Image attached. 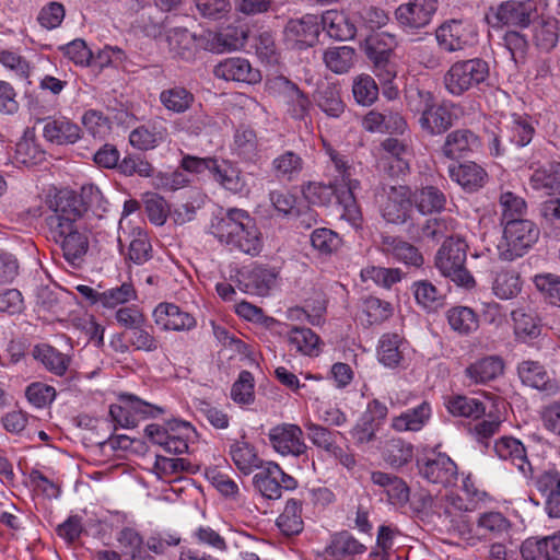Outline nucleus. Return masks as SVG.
Segmentation results:
<instances>
[{
  "label": "nucleus",
  "mask_w": 560,
  "mask_h": 560,
  "mask_svg": "<svg viewBox=\"0 0 560 560\" xmlns=\"http://www.w3.org/2000/svg\"><path fill=\"white\" fill-rule=\"evenodd\" d=\"M50 211L45 219L51 238L72 266L79 265L89 249V236L83 223V209L77 194L61 189L49 196Z\"/></svg>",
  "instance_id": "nucleus-1"
},
{
  "label": "nucleus",
  "mask_w": 560,
  "mask_h": 560,
  "mask_svg": "<svg viewBox=\"0 0 560 560\" xmlns=\"http://www.w3.org/2000/svg\"><path fill=\"white\" fill-rule=\"evenodd\" d=\"M325 153L329 156L334 173L329 184L312 182L305 185L302 192L305 199L313 205H327L335 195L342 207L341 218L351 225L358 226L361 222V211L355 199V192L361 183L354 177L355 170L347 156L340 154L327 141L323 140Z\"/></svg>",
  "instance_id": "nucleus-2"
},
{
  "label": "nucleus",
  "mask_w": 560,
  "mask_h": 560,
  "mask_svg": "<svg viewBox=\"0 0 560 560\" xmlns=\"http://www.w3.org/2000/svg\"><path fill=\"white\" fill-rule=\"evenodd\" d=\"M210 232L231 252L256 257L264 249V236L255 218L241 208H228L214 217Z\"/></svg>",
  "instance_id": "nucleus-3"
},
{
  "label": "nucleus",
  "mask_w": 560,
  "mask_h": 560,
  "mask_svg": "<svg viewBox=\"0 0 560 560\" xmlns=\"http://www.w3.org/2000/svg\"><path fill=\"white\" fill-rule=\"evenodd\" d=\"M501 225L502 236L497 250L499 258L504 261H513L526 255L540 235L537 224L528 219L506 221Z\"/></svg>",
  "instance_id": "nucleus-4"
},
{
  "label": "nucleus",
  "mask_w": 560,
  "mask_h": 560,
  "mask_svg": "<svg viewBox=\"0 0 560 560\" xmlns=\"http://www.w3.org/2000/svg\"><path fill=\"white\" fill-rule=\"evenodd\" d=\"M489 74V63L475 57L454 61L445 71L442 82L450 95L459 97L485 83Z\"/></svg>",
  "instance_id": "nucleus-5"
},
{
  "label": "nucleus",
  "mask_w": 560,
  "mask_h": 560,
  "mask_svg": "<svg viewBox=\"0 0 560 560\" xmlns=\"http://www.w3.org/2000/svg\"><path fill=\"white\" fill-rule=\"evenodd\" d=\"M467 244L460 237L445 240L435 256V266L441 273L458 285L472 287L475 281L465 267Z\"/></svg>",
  "instance_id": "nucleus-6"
},
{
  "label": "nucleus",
  "mask_w": 560,
  "mask_h": 560,
  "mask_svg": "<svg viewBox=\"0 0 560 560\" xmlns=\"http://www.w3.org/2000/svg\"><path fill=\"white\" fill-rule=\"evenodd\" d=\"M397 46L394 34L382 32L365 40V54L374 66L375 75L383 82H390L396 77L390 57Z\"/></svg>",
  "instance_id": "nucleus-7"
},
{
  "label": "nucleus",
  "mask_w": 560,
  "mask_h": 560,
  "mask_svg": "<svg viewBox=\"0 0 560 560\" xmlns=\"http://www.w3.org/2000/svg\"><path fill=\"white\" fill-rule=\"evenodd\" d=\"M476 27L466 21L452 20L435 31L439 47L446 52L463 51L477 43Z\"/></svg>",
  "instance_id": "nucleus-8"
},
{
  "label": "nucleus",
  "mask_w": 560,
  "mask_h": 560,
  "mask_svg": "<svg viewBox=\"0 0 560 560\" xmlns=\"http://www.w3.org/2000/svg\"><path fill=\"white\" fill-rule=\"evenodd\" d=\"M260 469L254 476V485L266 499L278 500L282 490H294L298 487V481L275 462H267Z\"/></svg>",
  "instance_id": "nucleus-9"
},
{
  "label": "nucleus",
  "mask_w": 560,
  "mask_h": 560,
  "mask_svg": "<svg viewBox=\"0 0 560 560\" xmlns=\"http://www.w3.org/2000/svg\"><path fill=\"white\" fill-rule=\"evenodd\" d=\"M419 474L428 482L447 487L457 477V466L444 453H431L418 460Z\"/></svg>",
  "instance_id": "nucleus-10"
},
{
  "label": "nucleus",
  "mask_w": 560,
  "mask_h": 560,
  "mask_svg": "<svg viewBox=\"0 0 560 560\" xmlns=\"http://www.w3.org/2000/svg\"><path fill=\"white\" fill-rule=\"evenodd\" d=\"M383 218L390 223H404L411 206L409 189L406 186L383 187L376 196Z\"/></svg>",
  "instance_id": "nucleus-11"
},
{
  "label": "nucleus",
  "mask_w": 560,
  "mask_h": 560,
  "mask_svg": "<svg viewBox=\"0 0 560 560\" xmlns=\"http://www.w3.org/2000/svg\"><path fill=\"white\" fill-rule=\"evenodd\" d=\"M268 438L272 448L282 456L300 457L307 451L303 431L298 424H278L269 430Z\"/></svg>",
  "instance_id": "nucleus-12"
},
{
  "label": "nucleus",
  "mask_w": 560,
  "mask_h": 560,
  "mask_svg": "<svg viewBox=\"0 0 560 560\" xmlns=\"http://www.w3.org/2000/svg\"><path fill=\"white\" fill-rule=\"evenodd\" d=\"M436 4V0H408L395 10V19L405 30L422 28L431 22Z\"/></svg>",
  "instance_id": "nucleus-13"
},
{
  "label": "nucleus",
  "mask_w": 560,
  "mask_h": 560,
  "mask_svg": "<svg viewBox=\"0 0 560 560\" xmlns=\"http://www.w3.org/2000/svg\"><path fill=\"white\" fill-rule=\"evenodd\" d=\"M288 46L295 49H305L317 42L319 21L316 15L306 14L301 19L290 20L283 31Z\"/></svg>",
  "instance_id": "nucleus-14"
},
{
  "label": "nucleus",
  "mask_w": 560,
  "mask_h": 560,
  "mask_svg": "<svg viewBox=\"0 0 560 560\" xmlns=\"http://www.w3.org/2000/svg\"><path fill=\"white\" fill-rule=\"evenodd\" d=\"M271 89L282 97L287 113L294 119L303 120L308 116L311 101L295 83L284 77H276Z\"/></svg>",
  "instance_id": "nucleus-15"
},
{
  "label": "nucleus",
  "mask_w": 560,
  "mask_h": 560,
  "mask_svg": "<svg viewBox=\"0 0 560 560\" xmlns=\"http://www.w3.org/2000/svg\"><path fill=\"white\" fill-rule=\"evenodd\" d=\"M490 12L491 18L495 20V25L526 27L529 25L532 14L535 12V4L532 0H509L495 8H491Z\"/></svg>",
  "instance_id": "nucleus-16"
},
{
  "label": "nucleus",
  "mask_w": 560,
  "mask_h": 560,
  "mask_svg": "<svg viewBox=\"0 0 560 560\" xmlns=\"http://www.w3.org/2000/svg\"><path fill=\"white\" fill-rule=\"evenodd\" d=\"M153 318L163 330H190L196 326L195 317L173 303H160L153 311Z\"/></svg>",
  "instance_id": "nucleus-17"
},
{
  "label": "nucleus",
  "mask_w": 560,
  "mask_h": 560,
  "mask_svg": "<svg viewBox=\"0 0 560 560\" xmlns=\"http://www.w3.org/2000/svg\"><path fill=\"white\" fill-rule=\"evenodd\" d=\"M273 268L255 265L252 269L240 273L238 287L246 293L254 295H267L277 280Z\"/></svg>",
  "instance_id": "nucleus-18"
},
{
  "label": "nucleus",
  "mask_w": 560,
  "mask_h": 560,
  "mask_svg": "<svg viewBox=\"0 0 560 560\" xmlns=\"http://www.w3.org/2000/svg\"><path fill=\"white\" fill-rule=\"evenodd\" d=\"M480 148L481 140L474 131L456 129L446 136L442 153L447 159L457 160L477 152Z\"/></svg>",
  "instance_id": "nucleus-19"
},
{
  "label": "nucleus",
  "mask_w": 560,
  "mask_h": 560,
  "mask_svg": "<svg viewBox=\"0 0 560 560\" xmlns=\"http://www.w3.org/2000/svg\"><path fill=\"white\" fill-rule=\"evenodd\" d=\"M381 147L386 152V156L383 161L384 168L388 175H405L409 171L410 147L405 141L396 138L385 139Z\"/></svg>",
  "instance_id": "nucleus-20"
},
{
  "label": "nucleus",
  "mask_w": 560,
  "mask_h": 560,
  "mask_svg": "<svg viewBox=\"0 0 560 560\" xmlns=\"http://www.w3.org/2000/svg\"><path fill=\"white\" fill-rule=\"evenodd\" d=\"M214 75L225 81L255 84L260 81V72L244 58H228L214 68Z\"/></svg>",
  "instance_id": "nucleus-21"
},
{
  "label": "nucleus",
  "mask_w": 560,
  "mask_h": 560,
  "mask_svg": "<svg viewBox=\"0 0 560 560\" xmlns=\"http://www.w3.org/2000/svg\"><path fill=\"white\" fill-rule=\"evenodd\" d=\"M211 174L217 183L232 194L246 196L249 194V186L241 170L226 160H215Z\"/></svg>",
  "instance_id": "nucleus-22"
},
{
  "label": "nucleus",
  "mask_w": 560,
  "mask_h": 560,
  "mask_svg": "<svg viewBox=\"0 0 560 560\" xmlns=\"http://www.w3.org/2000/svg\"><path fill=\"white\" fill-rule=\"evenodd\" d=\"M524 560H560V533L542 538H528L521 546Z\"/></svg>",
  "instance_id": "nucleus-23"
},
{
  "label": "nucleus",
  "mask_w": 560,
  "mask_h": 560,
  "mask_svg": "<svg viewBox=\"0 0 560 560\" xmlns=\"http://www.w3.org/2000/svg\"><path fill=\"white\" fill-rule=\"evenodd\" d=\"M517 373L524 385L545 392L548 395H553L559 389L558 384L537 361H523L517 366Z\"/></svg>",
  "instance_id": "nucleus-24"
},
{
  "label": "nucleus",
  "mask_w": 560,
  "mask_h": 560,
  "mask_svg": "<svg viewBox=\"0 0 560 560\" xmlns=\"http://www.w3.org/2000/svg\"><path fill=\"white\" fill-rule=\"evenodd\" d=\"M432 408L428 401H422L415 408L408 409L390 420V428L396 432H418L429 422Z\"/></svg>",
  "instance_id": "nucleus-25"
},
{
  "label": "nucleus",
  "mask_w": 560,
  "mask_h": 560,
  "mask_svg": "<svg viewBox=\"0 0 560 560\" xmlns=\"http://www.w3.org/2000/svg\"><path fill=\"white\" fill-rule=\"evenodd\" d=\"M448 175L452 180L468 191L478 190L488 179L485 168L475 162L453 164L448 167Z\"/></svg>",
  "instance_id": "nucleus-26"
},
{
  "label": "nucleus",
  "mask_w": 560,
  "mask_h": 560,
  "mask_svg": "<svg viewBox=\"0 0 560 560\" xmlns=\"http://www.w3.org/2000/svg\"><path fill=\"white\" fill-rule=\"evenodd\" d=\"M323 30L337 40H349L355 36L357 26L352 16L338 10H327L320 18Z\"/></svg>",
  "instance_id": "nucleus-27"
},
{
  "label": "nucleus",
  "mask_w": 560,
  "mask_h": 560,
  "mask_svg": "<svg viewBox=\"0 0 560 560\" xmlns=\"http://www.w3.org/2000/svg\"><path fill=\"white\" fill-rule=\"evenodd\" d=\"M511 317L516 341L528 343L540 336L542 325L533 311L520 307L512 311Z\"/></svg>",
  "instance_id": "nucleus-28"
},
{
  "label": "nucleus",
  "mask_w": 560,
  "mask_h": 560,
  "mask_svg": "<svg viewBox=\"0 0 560 560\" xmlns=\"http://www.w3.org/2000/svg\"><path fill=\"white\" fill-rule=\"evenodd\" d=\"M365 551V546L348 532L332 536L326 546L324 556L326 560H353L357 555Z\"/></svg>",
  "instance_id": "nucleus-29"
},
{
  "label": "nucleus",
  "mask_w": 560,
  "mask_h": 560,
  "mask_svg": "<svg viewBox=\"0 0 560 560\" xmlns=\"http://www.w3.org/2000/svg\"><path fill=\"white\" fill-rule=\"evenodd\" d=\"M229 454L235 467L244 475H250L264 466L255 446L244 436L231 443Z\"/></svg>",
  "instance_id": "nucleus-30"
},
{
  "label": "nucleus",
  "mask_w": 560,
  "mask_h": 560,
  "mask_svg": "<svg viewBox=\"0 0 560 560\" xmlns=\"http://www.w3.org/2000/svg\"><path fill=\"white\" fill-rule=\"evenodd\" d=\"M420 128L431 135L438 136L445 132L453 125V114L447 104L434 102L429 109L419 117Z\"/></svg>",
  "instance_id": "nucleus-31"
},
{
  "label": "nucleus",
  "mask_w": 560,
  "mask_h": 560,
  "mask_svg": "<svg viewBox=\"0 0 560 560\" xmlns=\"http://www.w3.org/2000/svg\"><path fill=\"white\" fill-rule=\"evenodd\" d=\"M43 133L48 141L56 144H72L81 138L80 127L67 117L47 119Z\"/></svg>",
  "instance_id": "nucleus-32"
},
{
  "label": "nucleus",
  "mask_w": 560,
  "mask_h": 560,
  "mask_svg": "<svg viewBox=\"0 0 560 560\" xmlns=\"http://www.w3.org/2000/svg\"><path fill=\"white\" fill-rule=\"evenodd\" d=\"M493 451L495 455L516 466L523 474L530 469L526 448L523 443L512 436H503L494 442Z\"/></svg>",
  "instance_id": "nucleus-33"
},
{
  "label": "nucleus",
  "mask_w": 560,
  "mask_h": 560,
  "mask_svg": "<svg viewBox=\"0 0 560 560\" xmlns=\"http://www.w3.org/2000/svg\"><path fill=\"white\" fill-rule=\"evenodd\" d=\"M383 252L406 266L421 267L423 256L412 244L399 237L385 236L382 242Z\"/></svg>",
  "instance_id": "nucleus-34"
},
{
  "label": "nucleus",
  "mask_w": 560,
  "mask_h": 560,
  "mask_svg": "<svg viewBox=\"0 0 560 560\" xmlns=\"http://www.w3.org/2000/svg\"><path fill=\"white\" fill-rule=\"evenodd\" d=\"M371 481L373 485L384 489L388 501L394 505H404L409 500V488L397 476L378 470L372 471Z\"/></svg>",
  "instance_id": "nucleus-35"
},
{
  "label": "nucleus",
  "mask_w": 560,
  "mask_h": 560,
  "mask_svg": "<svg viewBox=\"0 0 560 560\" xmlns=\"http://www.w3.org/2000/svg\"><path fill=\"white\" fill-rule=\"evenodd\" d=\"M304 168V160L294 151L287 150L277 155L271 162V172L280 182L298 179Z\"/></svg>",
  "instance_id": "nucleus-36"
},
{
  "label": "nucleus",
  "mask_w": 560,
  "mask_h": 560,
  "mask_svg": "<svg viewBox=\"0 0 560 560\" xmlns=\"http://www.w3.org/2000/svg\"><path fill=\"white\" fill-rule=\"evenodd\" d=\"M504 362L498 355L481 358L466 368V376L475 384H483L503 374Z\"/></svg>",
  "instance_id": "nucleus-37"
},
{
  "label": "nucleus",
  "mask_w": 560,
  "mask_h": 560,
  "mask_svg": "<svg viewBox=\"0 0 560 560\" xmlns=\"http://www.w3.org/2000/svg\"><path fill=\"white\" fill-rule=\"evenodd\" d=\"M287 341L290 351L317 357L320 352L319 337L306 327H293L287 334Z\"/></svg>",
  "instance_id": "nucleus-38"
},
{
  "label": "nucleus",
  "mask_w": 560,
  "mask_h": 560,
  "mask_svg": "<svg viewBox=\"0 0 560 560\" xmlns=\"http://www.w3.org/2000/svg\"><path fill=\"white\" fill-rule=\"evenodd\" d=\"M536 487L546 497V511L550 517H560V475L557 471H545Z\"/></svg>",
  "instance_id": "nucleus-39"
},
{
  "label": "nucleus",
  "mask_w": 560,
  "mask_h": 560,
  "mask_svg": "<svg viewBox=\"0 0 560 560\" xmlns=\"http://www.w3.org/2000/svg\"><path fill=\"white\" fill-rule=\"evenodd\" d=\"M529 185L546 195L560 194V163L550 162L536 168L529 177Z\"/></svg>",
  "instance_id": "nucleus-40"
},
{
  "label": "nucleus",
  "mask_w": 560,
  "mask_h": 560,
  "mask_svg": "<svg viewBox=\"0 0 560 560\" xmlns=\"http://www.w3.org/2000/svg\"><path fill=\"white\" fill-rule=\"evenodd\" d=\"M166 40L170 51L185 60L192 59L198 49V38L186 28L174 27L170 30Z\"/></svg>",
  "instance_id": "nucleus-41"
},
{
  "label": "nucleus",
  "mask_w": 560,
  "mask_h": 560,
  "mask_svg": "<svg viewBox=\"0 0 560 560\" xmlns=\"http://www.w3.org/2000/svg\"><path fill=\"white\" fill-rule=\"evenodd\" d=\"M447 411L455 417L479 419L486 413L485 404L475 397L452 395L444 401Z\"/></svg>",
  "instance_id": "nucleus-42"
},
{
  "label": "nucleus",
  "mask_w": 560,
  "mask_h": 560,
  "mask_svg": "<svg viewBox=\"0 0 560 560\" xmlns=\"http://www.w3.org/2000/svg\"><path fill=\"white\" fill-rule=\"evenodd\" d=\"M163 107L173 114L187 112L195 102L194 94L184 86L175 85L164 89L159 95Z\"/></svg>",
  "instance_id": "nucleus-43"
},
{
  "label": "nucleus",
  "mask_w": 560,
  "mask_h": 560,
  "mask_svg": "<svg viewBox=\"0 0 560 560\" xmlns=\"http://www.w3.org/2000/svg\"><path fill=\"white\" fill-rule=\"evenodd\" d=\"M33 355L40 361L43 365L51 373L62 376L71 362L70 357L61 353L49 345H39L34 347Z\"/></svg>",
  "instance_id": "nucleus-44"
},
{
  "label": "nucleus",
  "mask_w": 560,
  "mask_h": 560,
  "mask_svg": "<svg viewBox=\"0 0 560 560\" xmlns=\"http://www.w3.org/2000/svg\"><path fill=\"white\" fill-rule=\"evenodd\" d=\"M277 526L285 536L298 535L303 529L302 502L296 499L287 501L282 513L277 518Z\"/></svg>",
  "instance_id": "nucleus-45"
},
{
  "label": "nucleus",
  "mask_w": 560,
  "mask_h": 560,
  "mask_svg": "<svg viewBox=\"0 0 560 560\" xmlns=\"http://www.w3.org/2000/svg\"><path fill=\"white\" fill-rule=\"evenodd\" d=\"M323 60L330 71L343 74L354 66L355 50L349 46L330 47L325 50Z\"/></svg>",
  "instance_id": "nucleus-46"
},
{
  "label": "nucleus",
  "mask_w": 560,
  "mask_h": 560,
  "mask_svg": "<svg viewBox=\"0 0 560 560\" xmlns=\"http://www.w3.org/2000/svg\"><path fill=\"white\" fill-rule=\"evenodd\" d=\"M413 202L422 214L440 212L445 208V195L434 186H425L413 195Z\"/></svg>",
  "instance_id": "nucleus-47"
},
{
  "label": "nucleus",
  "mask_w": 560,
  "mask_h": 560,
  "mask_svg": "<svg viewBox=\"0 0 560 560\" xmlns=\"http://www.w3.org/2000/svg\"><path fill=\"white\" fill-rule=\"evenodd\" d=\"M350 12L355 23L371 30L381 28L389 21L388 14L383 9L374 5L353 4Z\"/></svg>",
  "instance_id": "nucleus-48"
},
{
  "label": "nucleus",
  "mask_w": 560,
  "mask_h": 560,
  "mask_svg": "<svg viewBox=\"0 0 560 560\" xmlns=\"http://www.w3.org/2000/svg\"><path fill=\"white\" fill-rule=\"evenodd\" d=\"M451 328L460 335H469L479 327L477 314L467 306H455L447 312Z\"/></svg>",
  "instance_id": "nucleus-49"
},
{
  "label": "nucleus",
  "mask_w": 560,
  "mask_h": 560,
  "mask_svg": "<svg viewBox=\"0 0 560 560\" xmlns=\"http://www.w3.org/2000/svg\"><path fill=\"white\" fill-rule=\"evenodd\" d=\"M401 339L396 334L383 335L380 339L377 357L378 361L386 368H397L402 360L400 350Z\"/></svg>",
  "instance_id": "nucleus-50"
},
{
  "label": "nucleus",
  "mask_w": 560,
  "mask_h": 560,
  "mask_svg": "<svg viewBox=\"0 0 560 560\" xmlns=\"http://www.w3.org/2000/svg\"><path fill=\"white\" fill-rule=\"evenodd\" d=\"M316 103L327 116L334 118L340 117L346 108L341 100L340 90L332 84H327L318 90Z\"/></svg>",
  "instance_id": "nucleus-51"
},
{
  "label": "nucleus",
  "mask_w": 560,
  "mask_h": 560,
  "mask_svg": "<svg viewBox=\"0 0 560 560\" xmlns=\"http://www.w3.org/2000/svg\"><path fill=\"white\" fill-rule=\"evenodd\" d=\"M522 289L520 276L514 270H501L497 272L492 291L495 296L501 300H510L515 298Z\"/></svg>",
  "instance_id": "nucleus-52"
},
{
  "label": "nucleus",
  "mask_w": 560,
  "mask_h": 560,
  "mask_svg": "<svg viewBox=\"0 0 560 560\" xmlns=\"http://www.w3.org/2000/svg\"><path fill=\"white\" fill-rule=\"evenodd\" d=\"M411 291L417 303L428 311H435L443 305V294L428 280L413 282Z\"/></svg>",
  "instance_id": "nucleus-53"
},
{
  "label": "nucleus",
  "mask_w": 560,
  "mask_h": 560,
  "mask_svg": "<svg viewBox=\"0 0 560 560\" xmlns=\"http://www.w3.org/2000/svg\"><path fill=\"white\" fill-rule=\"evenodd\" d=\"M508 127L511 141L518 147L527 145L535 133L534 120L528 115L512 114Z\"/></svg>",
  "instance_id": "nucleus-54"
},
{
  "label": "nucleus",
  "mask_w": 560,
  "mask_h": 560,
  "mask_svg": "<svg viewBox=\"0 0 560 560\" xmlns=\"http://www.w3.org/2000/svg\"><path fill=\"white\" fill-rule=\"evenodd\" d=\"M413 447L401 439L388 440L383 448V458L394 467H401L411 460Z\"/></svg>",
  "instance_id": "nucleus-55"
},
{
  "label": "nucleus",
  "mask_w": 560,
  "mask_h": 560,
  "mask_svg": "<svg viewBox=\"0 0 560 560\" xmlns=\"http://www.w3.org/2000/svg\"><path fill=\"white\" fill-rule=\"evenodd\" d=\"M499 206L501 208V224L506 221L523 220L527 210L525 200L510 190L500 194Z\"/></svg>",
  "instance_id": "nucleus-56"
},
{
  "label": "nucleus",
  "mask_w": 560,
  "mask_h": 560,
  "mask_svg": "<svg viewBox=\"0 0 560 560\" xmlns=\"http://www.w3.org/2000/svg\"><path fill=\"white\" fill-rule=\"evenodd\" d=\"M378 86L371 75L362 73L353 79L352 94L359 105H373L378 97Z\"/></svg>",
  "instance_id": "nucleus-57"
},
{
  "label": "nucleus",
  "mask_w": 560,
  "mask_h": 560,
  "mask_svg": "<svg viewBox=\"0 0 560 560\" xmlns=\"http://www.w3.org/2000/svg\"><path fill=\"white\" fill-rule=\"evenodd\" d=\"M116 540L130 560H141L144 551V540L139 530L131 526L122 527L116 535Z\"/></svg>",
  "instance_id": "nucleus-58"
},
{
  "label": "nucleus",
  "mask_w": 560,
  "mask_h": 560,
  "mask_svg": "<svg viewBox=\"0 0 560 560\" xmlns=\"http://www.w3.org/2000/svg\"><path fill=\"white\" fill-rule=\"evenodd\" d=\"M304 428L307 432V439L316 447L324 450L329 455H331V453L338 447L336 438L339 432L330 431L327 428L311 421L306 422Z\"/></svg>",
  "instance_id": "nucleus-59"
},
{
  "label": "nucleus",
  "mask_w": 560,
  "mask_h": 560,
  "mask_svg": "<svg viewBox=\"0 0 560 560\" xmlns=\"http://www.w3.org/2000/svg\"><path fill=\"white\" fill-rule=\"evenodd\" d=\"M118 401L124 402L127 411L133 416L135 427L139 420L155 417L163 411L160 407L149 404L131 394H121L118 397Z\"/></svg>",
  "instance_id": "nucleus-60"
},
{
  "label": "nucleus",
  "mask_w": 560,
  "mask_h": 560,
  "mask_svg": "<svg viewBox=\"0 0 560 560\" xmlns=\"http://www.w3.org/2000/svg\"><path fill=\"white\" fill-rule=\"evenodd\" d=\"M172 432L167 442H164V448L168 453L183 454L188 450V438L192 432V427L188 422H172Z\"/></svg>",
  "instance_id": "nucleus-61"
},
{
  "label": "nucleus",
  "mask_w": 560,
  "mask_h": 560,
  "mask_svg": "<svg viewBox=\"0 0 560 560\" xmlns=\"http://www.w3.org/2000/svg\"><path fill=\"white\" fill-rule=\"evenodd\" d=\"M191 539L196 545L214 551L225 552L228 550L224 537L208 525L197 527L191 534Z\"/></svg>",
  "instance_id": "nucleus-62"
},
{
  "label": "nucleus",
  "mask_w": 560,
  "mask_h": 560,
  "mask_svg": "<svg viewBox=\"0 0 560 560\" xmlns=\"http://www.w3.org/2000/svg\"><path fill=\"white\" fill-rule=\"evenodd\" d=\"M137 293L131 283H122L120 287L101 292L100 304L107 308H115L121 304L136 300Z\"/></svg>",
  "instance_id": "nucleus-63"
},
{
  "label": "nucleus",
  "mask_w": 560,
  "mask_h": 560,
  "mask_svg": "<svg viewBox=\"0 0 560 560\" xmlns=\"http://www.w3.org/2000/svg\"><path fill=\"white\" fill-rule=\"evenodd\" d=\"M537 290L550 304L560 307V277L553 273H541L534 277Z\"/></svg>",
  "instance_id": "nucleus-64"
}]
</instances>
